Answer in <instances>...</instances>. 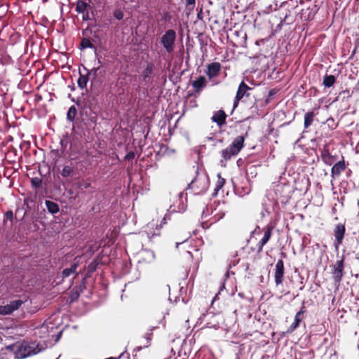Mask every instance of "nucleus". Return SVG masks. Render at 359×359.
Returning <instances> with one entry per match:
<instances>
[{
    "instance_id": "obj_1",
    "label": "nucleus",
    "mask_w": 359,
    "mask_h": 359,
    "mask_svg": "<svg viewBox=\"0 0 359 359\" xmlns=\"http://www.w3.org/2000/svg\"><path fill=\"white\" fill-rule=\"evenodd\" d=\"M6 349L14 353L15 359H25L41 351L38 346H35V344H29L26 341L8 345L6 346Z\"/></svg>"
},
{
    "instance_id": "obj_2",
    "label": "nucleus",
    "mask_w": 359,
    "mask_h": 359,
    "mask_svg": "<svg viewBox=\"0 0 359 359\" xmlns=\"http://www.w3.org/2000/svg\"><path fill=\"white\" fill-rule=\"evenodd\" d=\"M246 135L247 133L245 135L237 136L229 147L222 150L221 154L225 161L230 160L233 156H236L238 154L244 147Z\"/></svg>"
},
{
    "instance_id": "obj_3",
    "label": "nucleus",
    "mask_w": 359,
    "mask_h": 359,
    "mask_svg": "<svg viewBox=\"0 0 359 359\" xmlns=\"http://www.w3.org/2000/svg\"><path fill=\"white\" fill-rule=\"evenodd\" d=\"M209 180L207 176H197L187 185V190L191 189L196 195L204 193L208 189Z\"/></svg>"
},
{
    "instance_id": "obj_4",
    "label": "nucleus",
    "mask_w": 359,
    "mask_h": 359,
    "mask_svg": "<svg viewBox=\"0 0 359 359\" xmlns=\"http://www.w3.org/2000/svg\"><path fill=\"white\" fill-rule=\"evenodd\" d=\"M176 39V32L172 29L166 30L164 34L161 36V43L168 53H170L174 50Z\"/></svg>"
},
{
    "instance_id": "obj_5",
    "label": "nucleus",
    "mask_w": 359,
    "mask_h": 359,
    "mask_svg": "<svg viewBox=\"0 0 359 359\" xmlns=\"http://www.w3.org/2000/svg\"><path fill=\"white\" fill-rule=\"evenodd\" d=\"M79 115L86 126L91 127L97 121L98 111L79 108Z\"/></svg>"
},
{
    "instance_id": "obj_6",
    "label": "nucleus",
    "mask_w": 359,
    "mask_h": 359,
    "mask_svg": "<svg viewBox=\"0 0 359 359\" xmlns=\"http://www.w3.org/2000/svg\"><path fill=\"white\" fill-rule=\"evenodd\" d=\"M332 279L336 285H339L340 282L344 276V258L337 260V262L332 266Z\"/></svg>"
},
{
    "instance_id": "obj_7",
    "label": "nucleus",
    "mask_w": 359,
    "mask_h": 359,
    "mask_svg": "<svg viewBox=\"0 0 359 359\" xmlns=\"http://www.w3.org/2000/svg\"><path fill=\"white\" fill-rule=\"evenodd\" d=\"M76 105L78 108L99 111L97 99L94 96H89L86 98H83L81 102H76Z\"/></svg>"
},
{
    "instance_id": "obj_8",
    "label": "nucleus",
    "mask_w": 359,
    "mask_h": 359,
    "mask_svg": "<svg viewBox=\"0 0 359 359\" xmlns=\"http://www.w3.org/2000/svg\"><path fill=\"white\" fill-rule=\"evenodd\" d=\"M285 273L284 262L283 259H278L276 264L275 269V283L276 286L282 284Z\"/></svg>"
},
{
    "instance_id": "obj_9",
    "label": "nucleus",
    "mask_w": 359,
    "mask_h": 359,
    "mask_svg": "<svg viewBox=\"0 0 359 359\" xmlns=\"http://www.w3.org/2000/svg\"><path fill=\"white\" fill-rule=\"evenodd\" d=\"M305 312L306 307L304 306V302H303L302 306L294 316V322L290 325V326L287 329L288 333L294 332L299 326L300 323L302 320V318L301 317V316L303 315Z\"/></svg>"
},
{
    "instance_id": "obj_10",
    "label": "nucleus",
    "mask_w": 359,
    "mask_h": 359,
    "mask_svg": "<svg viewBox=\"0 0 359 359\" xmlns=\"http://www.w3.org/2000/svg\"><path fill=\"white\" fill-rule=\"evenodd\" d=\"M227 115L224 112V110L220 109L214 113L212 116L211 117V121L214 123H216L218 127L221 128L226 123Z\"/></svg>"
},
{
    "instance_id": "obj_11",
    "label": "nucleus",
    "mask_w": 359,
    "mask_h": 359,
    "mask_svg": "<svg viewBox=\"0 0 359 359\" xmlns=\"http://www.w3.org/2000/svg\"><path fill=\"white\" fill-rule=\"evenodd\" d=\"M83 70L86 72V74H82L81 70H79V76L77 80V84L79 88L83 90L87 87V83L90 79V71L85 66H83Z\"/></svg>"
},
{
    "instance_id": "obj_12",
    "label": "nucleus",
    "mask_w": 359,
    "mask_h": 359,
    "mask_svg": "<svg viewBox=\"0 0 359 359\" xmlns=\"http://www.w3.org/2000/svg\"><path fill=\"white\" fill-rule=\"evenodd\" d=\"M221 65L218 62H211L207 66L206 74L209 79H212L219 75L221 71Z\"/></svg>"
},
{
    "instance_id": "obj_13",
    "label": "nucleus",
    "mask_w": 359,
    "mask_h": 359,
    "mask_svg": "<svg viewBox=\"0 0 359 359\" xmlns=\"http://www.w3.org/2000/svg\"><path fill=\"white\" fill-rule=\"evenodd\" d=\"M60 174L63 178L73 177L76 174L75 165L72 161L63 165Z\"/></svg>"
},
{
    "instance_id": "obj_14",
    "label": "nucleus",
    "mask_w": 359,
    "mask_h": 359,
    "mask_svg": "<svg viewBox=\"0 0 359 359\" xmlns=\"http://www.w3.org/2000/svg\"><path fill=\"white\" fill-rule=\"evenodd\" d=\"M346 231L345 226L342 224H338L336 225L334 230V235L335 237V241L337 245L342 243L344 234Z\"/></svg>"
},
{
    "instance_id": "obj_15",
    "label": "nucleus",
    "mask_w": 359,
    "mask_h": 359,
    "mask_svg": "<svg viewBox=\"0 0 359 359\" xmlns=\"http://www.w3.org/2000/svg\"><path fill=\"white\" fill-rule=\"evenodd\" d=\"M252 88L248 86L244 81H241L238 86L236 96L242 100L244 97H249L250 93L248 92Z\"/></svg>"
},
{
    "instance_id": "obj_16",
    "label": "nucleus",
    "mask_w": 359,
    "mask_h": 359,
    "mask_svg": "<svg viewBox=\"0 0 359 359\" xmlns=\"http://www.w3.org/2000/svg\"><path fill=\"white\" fill-rule=\"evenodd\" d=\"M320 156L323 162L328 165H331L334 162V158L329 151V149L326 145L323 146V148L320 150Z\"/></svg>"
},
{
    "instance_id": "obj_17",
    "label": "nucleus",
    "mask_w": 359,
    "mask_h": 359,
    "mask_svg": "<svg viewBox=\"0 0 359 359\" xmlns=\"http://www.w3.org/2000/svg\"><path fill=\"white\" fill-rule=\"evenodd\" d=\"M102 258L101 257H97L96 258H95L88 265L87 272H86V273L85 274L84 276H86V278H90L92 276V273L97 270L98 266L100 264H102Z\"/></svg>"
},
{
    "instance_id": "obj_18",
    "label": "nucleus",
    "mask_w": 359,
    "mask_h": 359,
    "mask_svg": "<svg viewBox=\"0 0 359 359\" xmlns=\"http://www.w3.org/2000/svg\"><path fill=\"white\" fill-rule=\"evenodd\" d=\"M207 79L204 76H200L192 82V86L196 93H200L206 86Z\"/></svg>"
},
{
    "instance_id": "obj_19",
    "label": "nucleus",
    "mask_w": 359,
    "mask_h": 359,
    "mask_svg": "<svg viewBox=\"0 0 359 359\" xmlns=\"http://www.w3.org/2000/svg\"><path fill=\"white\" fill-rule=\"evenodd\" d=\"M346 169V165L344 160L334 163L331 169V175L333 178L339 176L342 171Z\"/></svg>"
},
{
    "instance_id": "obj_20",
    "label": "nucleus",
    "mask_w": 359,
    "mask_h": 359,
    "mask_svg": "<svg viewBox=\"0 0 359 359\" xmlns=\"http://www.w3.org/2000/svg\"><path fill=\"white\" fill-rule=\"evenodd\" d=\"M92 8L90 3L86 2L83 0H77L76 2L75 11L77 13H83L89 11Z\"/></svg>"
},
{
    "instance_id": "obj_21",
    "label": "nucleus",
    "mask_w": 359,
    "mask_h": 359,
    "mask_svg": "<svg viewBox=\"0 0 359 359\" xmlns=\"http://www.w3.org/2000/svg\"><path fill=\"white\" fill-rule=\"evenodd\" d=\"M271 237V229L268 228L264 233L262 238L257 243V252H260L262 251L263 247L266 245Z\"/></svg>"
},
{
    "instance_id": "obj_22",
    "label": "nucleus",
    "mask_w": 359,
    "mask_h": 359,
    "mask_svg": "<svg viewBox=\"0 0 359 359\" xmlns=\"http://www.w3.org/2000/svg\"><path fill=\"white\" fill-rule=\"evenodd\" d=\"M44 203L50 214L54 215L60 212V206L57 203L50 200H46Z\"/></svg>"
},
{
    "instance_id": "obj_23",
    "label": "nucleus",
    "mask_w": 359,
    "mask_h": 359,
    "mask_svg": "<svg viewBox=\"0 0 359 359\" xmlns=\"http://www.w3.org/2000/svg\"><path fill=\"white\" fill-rule=\"evenodd\" d=\"M154 68V65L152 62L147 63L146 67L142 72V77L144 81L151 79V74H153Z\"/></svg>"
},
{
    "instance_id": "obj_24",
    "label": "nucleus",
    "mask_w": 359,
    "mask_h": 359,
    "mask_svg": "<svg viewBox=\"0 0 359 359\" xmlns=\"http://www.w3.org/2000/svg\"><path fill=\"white\" fill-rule=\"evenodd\" d=\"M80 46H81L80 48L81 50L86 49V48L93 49L96 57H97V48L93 44V43L91 42V41L89 39L83 38L81 41Z\"/></svg>"
},
{
    "instance_id": "obj_25",
    "label": "nucleus",
    "mask_w": 359,
    "mask_h": 359,
    "mask_svg": "<svg viewBox=\"0 0 359 359\" xmlns=\"http://www.w3.org/2000/svg\"><path fill=\"white\" fill-rule=\"evenodd\" d=\"M336 79V76L334 75L325 74L323 77V85L325 88H330L335 83Z\"/></svg>"
},
{
    "instance_id": "obj_26",
    "label": "nucleus",
    "mask_w": 359,
    "mask_h": 359,
    "mask_svg": "<svg viewBox=\"0 0 359 359\" xmlns=\"http://www.w3.org/2000/svg\"><path fill=\"white\" fill-rule=\"evenodd\" d=\"M77 115V109L74 105L71 106L67 112V120L69 122L73 123L75 121Z\"/></svg>"
},
{
    "instance_id": "obj_27",
    "label": "nucleus",
    "mask_w": 359,
    "mask_h": 359,
    "mask_svg": "<svg viewBox=\"0 0 359 359\" xmlns=\"http://www.w3.org/2000/svg\"><path fill=\"white\" fill-rule=\"evenodd\" d=\"M315 114L313 111H309L304 114V126L308 128L313 123Z\"/></svg>"
},
{
    "instance_id": "obj_28",
    "label": "nucleus",
    "mask_w": 359,
    "mask_h": 359,
    "mask_svg": "<svg viewBox=\"0 0 359 359\" xmlns=\"http://www.w3.org/2000/svg\"><path fill=\"white\" fill-rule=\"evenodd\" d=\"M81 292L77 290L75 287L69 292V301L70 303L75 302L78 300L81 295Z\"/></svg>"
},
{
    "instance_id": "obj_29",
    "label": "nucleus",
    "mask_w": 359,
    "mask_h": 359,
    "mask_svg": "<svg viewBox=\"0 0 359 359\" xmlns=\"http://www.w3.org/2000/svg\"><path fill=\"white\" fill-rule=\"evenodd\" d=\"M15 217L13 212V210H7L4 217V224L6 225V222L9 221L11 222L10 227L11 228L13 225V220L15 219Z\"/></svg>"
},
{
    "instance_id": "obj_30",
    "label": "nucleus",
    "mask_w": 359,
    "mask_h": 359,
    "mask_svg": "<svg viewBox=\"0 0 359 359\" xmlns=\"http://www.w3.org/2000/svg\"><path fill=\"white\" fill-rule=\"evenodd\" d=\"M75 186L76 189H78L80 191H82L83 189L90 187L91 184L85 180H81L75 184Z\"/></svg>"
},
{
    "instance_id": "obj_31",
    "label": "nucleus",
    "mask_w": 359,
    "mask_h": 359,
    "mask_svg": "<svg viewBox=\"0 0 359 359\" xmlns=\"http://www.w3.org/2000/svg\"><path fill=\"white\" fill-rule=\"evenodd\" d=\"M157 327V326H151L149 328L148 332L144 336V338L147 340V344L144 345V347H149L150 346L152 332Z\"/></svg>"
},
{
    "instance_id": "obj_32",
    "label": "nucleus",
    "mask_w": 359,
    "mask_h": 359,
    "mask_svg": "<svg viewBox=\"0 0 359 359\" xmlns=\"http://www.w3.org/2000/svg\"><path fill=\"white\" fill-rule=\"evenodd\" d=\"M43 180L40 177H33L31 179V185L34 189H39L42 187Z\"/></svg>"
},
{
    "instance_id": "obj_33",
    "label": "nucleus",
    "mask_w": 359,
    "mask_h": 359,
    "mask_svg": "<svg viewBox=\"0 0 359 359\" xmlns=\"http://www.w3.org/2000/svg\"><path fill=\"white\" fill-rule=\"evenodd\" d=\"M142 253H144V259L148 262H151L155 259L154 252L151 250H143Z\"/></svg>"
},
{
    "instance_id": "obj_34",
    "label": "nucleus",
    "mask_w": 359,
    "mask_h": 359,
    "mask_svg": "<svg viewBox=\"0 0 359 359\" xmlns=\"http://www.w3.org/2000/svg\"><path fill=\"white\" fill-rule=\"evenodd\" d=\"M13 312H14L10 305L8 304L6 305L0 306V314L2 315H10Z\"/></svg>"
},
{
    "instance_id": "obj_35",
    "label": "nucleus",
    "mask_w": 359,
    "mask_h": 359,
    "mask_svg": "<svg viewBox=\"0 0 359 359\" xmlns=\"http://www.w3.org/2000/svg\"><path fill=\"white\" fill-rule=\"evenodd\" d=\"M184 192H181L178 194V197H179V201H180V205L178 206V208H177V212H184L185 211L186 208H187V205L185 203H184V202L182 201V198L184 196ZM175 211H176L175 209H174Z\"/></svg>"
},
{
    "instance_id": "obj_36",
    "label": "nucleus",
    "mask_w": 359,
    "mask_h": 359,
    "mask_svg": "<svg viewBox=\"0 0 359 359\" xmlns=\"http://www.w3.org/2000/svg\"><path fill=\"white\" fill-rule=\"evenodd\" d=\"M24 301L22 299H15L10 302V305L13 311L18 310L23 304Z\"/></svg>"
},
{
    "instance_id": "obj_37",
    "label": "nucleus",
    "mask_w": 359,
    "mask_h": 359,
    "mask_svg": "<svg viewBox=\"0 0 359 359\" xmlns=\"http://www.w3.org/2000/svg\"><path fill=\"white\" fill-rule=\"evenodd\" d=\"M60 144L61 146V152H62V154H63L65 151V150L69 144L68 136L66 135V136L63 137L60 140Z\"/></svg>"
},
{
    "instance_id": "obj_38",
    "label": "nucleus",
    "mask_w": 359,
    "mask_h": 359,
    "mask_svg": "<svg viewBox=\"0 0 359 359\" xmlns=\"http://www.w3.org/2000/svg\"><path fill=\"white\" fill-rule=\"evenodd\" d=\"M88 278H86V276H83L82 278L81 282L78 286H76L75 287L79 290L81 293L83 292L84 290L86 289V280Z\"/></svg>"
},
{
    "instance_id": "obj_39",
    "label": "nucleus",
    "mask_w": 359,
    "mask_h": 359,
    "mask_svg": "<svg viewBox=\"0 0 359 359\" xmlns=\"http://www.w3.org/2000/svg\"><path fill=\"white\" fill-rule=\"evenodd\" d=\"M124 13L121 9H115L114 11V17L118 20H121L123 18Z\"/></svg>"
},
{
    "instance_id": "obj_40",
    "label": "nucleus",
    "mask_w": 359,
    "mask_h": 359,
    "mask_svg": "<svg viewBox=\"0 0 359 359\" xmlns=\"http://www.w3.org/2000/svg\"><path fill=\"white\" fill-rule=\"evenodd\" d=\"M72 274V272L69 270V268L63 269L61 273V281H63L65 278L69 277Z\"/></svg>"
},
{
    "instance_id": "obj_41",
    "label": "nucleus",
    "mask_w": 359,
    "mask_h": 359,
    "mask_svg": "<svg viewBox=\"0 0 359 359\" xmlns=\"http://www.w3.org/2000/svg\"><path fill=\"white\" fill-rule=\"evenodd\" d=\"M135 151H128V152L126 154V156H124L123 159H124L125 161H132V160H133V159L135 158Z\"/></svg>"
},
{
    "instance_id": "obj_42",
    "label": "nucleus",
    "mask_w": 359,
    "mask_h": 359,
    "mask_svg": "<svg viewBox=\"0 0 359 359\" xmlns=\"http://www.w3.org/2000/svg\"><path fill=\"white\" fill-rule=\"evenodd\" d=\"M79 261L74 262L70 267H69V270L72 272V273H75L77 268L79 267Z\"/></svg>"
},
{
    "instance_id": "obj_43",
    "label": "nucleus",
    "mask_w": 359,
    "mask_h": 359,
    "mask_svg": "<svg viewBox=\"0 0 359 359\" xmlns=\"http://www.w3.org/2000/svg\"><path fill=\"white\" fill-rule=\"evenodd\" d=\"M187 8L190 7V10H192L196 4V0H185Z\"/></svg>"
},
{
    "instance_id": "obj_44",
    "label": "nucleus",
    "mask_w": 359,
    "mask_h": 359,
    "mask_svg": "<svg viewBox=\"0 0 359 359\" xmlns=\"http://www.w3.org/2000/svg\"><path fill=\"white\" fill-rule=\"evenodd\" d=\"M100 69V66H98L97 67H93L92 69L89 70L90 71V74H93V79H95L97 76V72Z\"/></svg>"
},
{
    "instance_id": "obj_45",
    "label": "nucleus",
    "mask_w": 359,
    "mask_h": 359,
    "mask_svg": "<svg viewBox=\"0 0 359 359\" xmlns=\"http://www.w3.org/2000/svg\"><path fill=\"white\" fill-rule=\"evenodd\" d=\"M81 14L83 15L82 19H83V21H88L89 20H90V14H89V11L83 13Z\"/></svg>"
},
{
    "instance_id": "obj_46",
    "label": "nucleus",
    "mask_w": 359,
    "mask_h": 359,
    "mask_svg": "<svg viewBox=\"0 0 359 359\" xmlns=\"http://www.w3.org/2000/svg\"><path fill=\"white\" fill-rule=\"evenodd\" d=\"M196 18L199 20H203V8L202 7L199 10H198Z\"/></svg>"
},
{
    "instance_id": "obj_47",
    "label": "nucleus",
    "mask_w": 359,
    "mask_h": 359,
    "mask_svg": "<svg viewBox=\"0 0 359 359\" xmlns=\"http://www.w3.org/2000/svg\"><path fill=\"white\" fill-rule=\"evenodd\" d=\"M255 166H251L250 168H249L248 169V171H247V173L248 174H250L252 175V177H253V175H256V173L255 172Z\"/></svg>"
},
{
    "instance_id": "obj_48",
    "label": "nucleus",
    "mask_w": 359,
    "mask_h": 359,
    "mask_svg": "<svg viewBox=\"0 0 359 359\" xmlns=\"http://www.w3.org/2000/svg\"><path fill=\"white\" fill-rule=\"evenodd\" d=\"M32 228L33 231H37L39 229V226L36 222H33L32 226H30L29 229Z\"/></svg>"
},
{
    "instance_id": "obj_49",
    "label": "nucleus",
    "mask_w": 359,
    "mask_h": 359,
    "mask_svg": "<svg viewBox=\"0 0 359 359\" xmlns=\"http://www.w3.org/2000/svg\"><path fill=\"white\" fill-rule=\"evenodd\" d=\"M241 100V98H238L237 96L235 97L234 100H233V109H236L238 107V105L239 104V102Z\"/></svg>"
},
{
    "instance_id": "obj_50",
    "label": "nucleus",
    "mask_w": 359,
    "mask_h": 359,
    "mask_svg": "<svg viewBox=\"0 0 359 359\" xmlns=\"http://www.w3.org/2000/svg\"><path fill=\"white\" fill-rule=\"evenodd\" d=\"M68 97L71 98L72 102H74L76 104V102H77V103L82 102V100H81V98L75 99L74 97H71V94L68 95Z\"/></svg>"
},
{
    "instance_id": "obj_51",
    "label": "nucleus",
    "mask_w": 359,
    "mask_h": 359,
    "mask_svg": "<svg viewBox=\"0 0 359 359\" xmlns=\"http://www.w3.org/2000/svg\"><path fill=\"white\" fill-rule=\"evenodd\" d=\"M225 184V180L221 179V180L218 181L217 185L218 186V189H221Z\"/></svg>"
},
{
    "instance_id": "obj_52",
    "label": "nucleus",
    "mask_w": 359,
    "mask_h": 359,
    "mask_svg": "<svg viewBox=\"0 0 359 359\" xmlns=\"http://www.w3.org/2000/svg\"><path fill=\"white\" fill-rule=\"evenodd\" d=\"M170 18V16L169 13H165L163 16V20H169Z\"/></svg>"
},
{
    "instance_id": "obj_53",
    "label": "nucleus",
    "mask_w": 359,
    "mask_h": 359,
    "mask_svg": "<svg viewBox=\"0 0 359 359\" xmlns=\"http://www.w3.org/2000/svg\"><path fill=\"white\" fill-rule=\"evenodd\" d=\"M68 88L70 89L71 91H74L76 90V86L74 83L72 85H69Z\"/></svg>"
},
{
    "instance_id": "obj_54",
    "label": "nucleus",
    "mask_w": 359,
    "mask_h": 359,
    "mask_svg": "<svg viewBox=\"0 0 359 359\" xmlns=\"http://www.w3.org/2000/svg\"><path fill=\"white\" fill-rule=\"evenodd\" d=\"M276 92L273 89H271L269 91V97H272L275 95Z\"/></svg>"
},
{
    "instance_id": "obj_55",
    "label": "nucleus",
    "mask_w": 359,
    "mask_h": 359,
    "mask_svg": "<svg viewBox=\"0 0 359 359\" xmlns=\"http://www.w3.org/2000/svg\"><path fill=\"white\" fill-rule=\"evenodd\" d=\"M220 189H218V186L216 185L215 188V192L212 194V196H217V192Z\"/></svg>"
},
{
    "instance_id": "obj_56",
    "label": "nucleus",
    "mask_w": 359,
    "mask_h": 359,
    "mask_svg": "<svg viewBox=\"0 0 359 359\" xmlns=\"http://www.w3.org/2000/svg\"><path fill=\"white\" fill-rule=\"evenodd\" d=\"M220 189H218V186L216 185L215 188V192L212 194V196H217V192Z\"/></svg>"
},
{
    "instance_id": "obj_57",
    "label": "nucleus",
    "mask_w": 359,
    "mask_h": 359,
    "mask_svg": "<svg viewBox=\"0 0 359 359\" xmlns=\"http://www.w3.org/2000/svg\"><path fill=\"white\" fill-rule=\"evenodd\" d=\"M220 189H218V186L216 185L215 188V192L212 194V196H217V192Z\"/></svg>"
},
{
    "instance_id": "obj_58",
    "label": "nucleus",
    "mask_w": 359,
    "mask_h": 359,
    "mask_svg": "<svg viewBox=\"0 0 359 359\" xmlns=\"http://www.w3.org/2000/svg\"><path fill=\"white\" fill-rule=\"evenodd\" d=\"M143 348H145L144 346H137L134 349V351H140Z\"/></svg>"
},
{
    "instance_id": "obj_59",
    "label": "nucleus",
    "mask_w": 359,
    "mask_h": 359,
    "mask_svg": "<svg viewBox=\"0 0 359 359\" xmlns=\"http://www.w3.org/2000/svg\"><path fill=\"white\" fill-rule=\"evenodd\" d=\"M67 193L69 196H73L74 194V191L72 189H69L68 191H67Z\"/></svg>"
},
{
    "instance_id": "obj_60",
    "label": "nucleus",
    "mask_w": 359,
    "mask_h": 359,
    "mask_svg": "<svg viewBox=\"0 0 359 359\" xmlns=\"http://www.w3.org/2000/svg\"><path fill=\"white\" fill-rule=\"evenodd\" d=\"M165 223H166V216H165V217L163 218V219H162V221H161V224H160V226L161 227V226H162V224H165Z\"/></svg>"
},
{
    "instance_id": "obj_61",
    "label": "nucleus",
    "mask_w": 359,
    "mask_h": 359,
    "mask_svg": "<svg viewBox=\"0 0 359 359\" xmlns=\"http://www.w3.org/2000/svg\"><path fill=\"white\" fill-rule=\"evenodd\" d=\"M203 318H208L209 316L212 317L213 315L211 313H210L203 314Z\"/></svg>"
},
{
    "instance_id": "obj_62",
    "label": "nucleus",
    "mask_w": 359,
    "mask_h": 359,
    "mask_svg": "<svg viewBox=\"0 0 359 359\" xmlns=\"http://www.w3.org/2000/svg\"><path fill=\"white\" fill-rule=\"evenodd\" d=\"M61 335H62V332H60L57 335V337H56V340L57 341L60 337H61Z\"/></svg>"
},
{
    "instance_id": "obj_63",
    "label": "nucleus",
    "mask_w": 359,
    "mask_h": 359,
    "mask_svg": "<svg viewBox=\"0 0 359 359\" xmlns=\"http://www.w3.org/2000/svg\"><path fill=\"white\" fill-rule=\"evenodd\" d=\"M164 318H165V316H163V318L161 319L160 321H159V323H163V326H165V323H163L164 322Z\"/></svg>"
},
{
    "instance_id": "obj_64",
    "label": "nucleus",
    "mask_w": 359,
    "mask_h": 359,
    "mask_svg": "<svg viewBox=\"0 0 359 359\" xmlns=\"http://www.w3.org/2000/svg\"><path fill=\"white\" fill-rule=\"evenodd\" d=\"M182 243H183V242H177L175 243L176 248H178L179 245H181Z\"/></svg>"
}]
</instances>
